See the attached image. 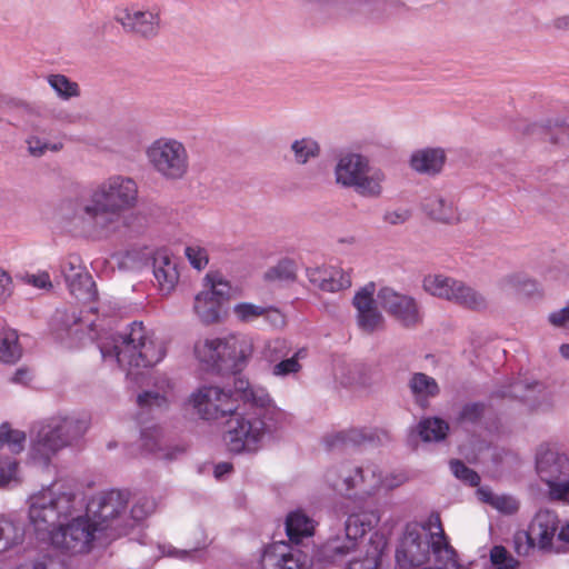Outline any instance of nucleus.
<instances>
[{
  "mask_svg": "<svg viewBox=\"0 0 569 569\" xmlns=\"http://www.w3.org/2000/svg\"><path fill=\"white\" fill-rule=\"evenodd\" d=\"M152 170L167 181L183 180L190 171V157L184 143L172 137H160L146 149Z\"/></svg>",
  "mask_w": 569,
  "mask_h": 569,
  "instance_id": "obj_11",
  "label": "nucleus"
},
{
  "mask_svg": "<svg viewBox=\"0 0 569 569\" xmlns=\"http://www.w3.org/2000/svg\"><path fill=\"white\" fill-rule=\"evenodd\" d=\"M327 271L329 274L327 277L326 284L323 286V291L337 292L351 286L350 274L345 272L342 269L327 267Z\"/></svg>",
  "mask_w": 569,
  "mask_h": 569,
  "instance_id": "obj_47",
  "label": "nucleus"
},
{
  "mask_svg": "<svg viewBox=\"0 0 569 569\" xmlns=\"http://www.w3.org/2000/svg\"><path fill=\"white\" fill-rule=\"evenodd\" d=\"M239 396L219 386L203 385L188 398V403L203 420H218L230 416L237 409Z\"/></svg>",
  "mask_w": 569,
  "mask_h": 569,
  "instance_id": "obj_14",
  "label": "nucleus"
},
{
  "mask_svg": "<svg viewBox=\"0 0 569 569\" xmlns=\"http://www.w3.org/2000/svg\"><path fill=\"white\" fill-rule=\"evenodd\" d=\"M446 152L442 148H421L415 150L410 156V167L413 171L435 176L438 174L445 164Z\"/></svg>",
  "mask_w": 569,
  "mask_h": 569,
  "instance_id": "obj_27",
  "label": "nucleus"
},
{
  "mask_svg": "<svg viewBox=\"0 0 569 569\" xmlns=\"http://www.w3.org/2000/svg\"><path fill=\"white\" fill-rule=\"evenodd\" d=\"M70 293L78 300L91 302L97 297L96 284L78 254H70L60 264Z\"/></svg>",
  "mask_w": 569,
  "mask_h": 569,
  "instance_id": "obj_18",
  "label": "nucleus"
},
{
  "mask_svg": "<svg viewBox=\"0 0 569 569\" xmlns=\"http://www.w3.org/2000/svg\"><path fill=\"white\" fill-rule=\"evenodd\" d=\"M536 470L548 488L565 477H569V457L555 447L542 445L536 455Z\"/></svg>",
  "mask_w": 569,
  "mask_h": 569,
  "instance_id": "obj_21",
  "label": "nucleus"
},
{
  "mask_svg": "<svg viewBox=\"0 0 569 569\" xmlns=\"http://www.w3.org/2000/svg\"><path fill=\"white\" fill-rule=\"evenodd\" d=\"M550 325L556 328H566L569 325V301L559 310H556L548 316Z\"/></svg>",
  "mask_w": 569,
  "mask_h": 569,
  "instance_id": "obj_63",
  "label": "nucleus"
},
{
  "mask_svg": "<svg viewBox=\"0 0 569 569\" xmlns=\"http://www.w3.org/2000/svg\"><path fill=\"white\" fill-rule=\"evenodd\" d=\"M297 266L291 259H282L274 267L270 268L264 278L271 281H291L296 278Z\"/></svg>",
  "mask_w": 569,
  "mask_h": 569,
  "instance_id": "obj_45",
  "label": "nucleus"
},
{
  "mask_svg": "<svg viewBox=\"0 0 569 569\" xmlns=\"http://www.w3.org/2000/svg\"><path fill=\"white\" fill-rule=\"evenodd\" d=\"M28 519L38 539L48 542L57 530L82 506L73 488L60 480L28 497Z\"/></svg>",
  "mask_w": 569,
  "mask_h": 569,
  "instance_id": "obj_6",
  "label": "nucleus"
},
{
  "mask_svg": "<svg viewBox=\"0 0 569 569\" xmlns=\"http://www.w3.org/2000/svg\"><path fill=\"white\" fill-rule=\"evenodd\" d=\"M22 356V347L19 342L17 330L3 327L0 329V361L16 363Z\"/></svg>",
  "mask_w": 569,
  "mask_h": 569,
  "instance_id": "obj_35",
  "label": "nucleus"
},
{
  "mask_svg": "<svg viewBox=\"0 0 569 569\" xmlns=\"http://www.w3.org/2000/svg\"><path fill=\"white\" fill-rule=\"evenodd\" d=\"M153 276L159 291L163 296L171 293L179 280L177 263L169 256L158 253L153 260Z\"/></svg>",
  "mask_w": 569,
  "mask_h": 569,
  "instance_id": "obj_29",
  "label": "nucleus"
},
{
  "mask_svg": "<svg viewBox=\"0 0 569 569\" xmlns=\"http://www.w3.org/2000/svg\"><path fill=\"white\" fill-rule=\"evenodd\" d=\"M193 353L206 370L226 372L222 336L198 340L194 343Z\"/></svg>",
  "mask_w": 569,
  "mask_h": 569,
  "instance_id": "obj_24",
  "label": "nucleus"
},
{
  "mask_svg": "<svg viewBox=\"0 0 569 569\" xmlns=\"http://www.w3.org/2000/svg\"><path fill=\"white\" fill-rule=\"evenodd\" d=\"M417 430L421 439L426 442L440 441L447 436L449 426L440 418H427L420 421Z\"/></svg>",
  "mask_w": 569,
  "mask_h": 569,
  "instance_id": "obj_43",
  "label": "nucleus"
},
{
  "mask_svg": "<svg viewBox=\"0 0 569 569\" xmlns=\"http://www.w3.org/2000/svg\"><path fill=\"white\" fill-rule=\"evenodd\" d=\"M450 469L456 478L470 486H478L480 482L479 475L459 460H452Z\"/></svg>",
  "mask_w": 569,
  "mask_h": 569,
  "instance_id": "obj_55",
  "label": "nucleus"
},
{
  "mask_svg": "<svg viewBox=\"0 0 569 569\" xmlns=\"http://www.w3.org/2000/svg\"><path fill=\"white\" fill-rule=\"evenodd\" d=\"M407 480L408 476L403 471H391L385 475L381 472V490H393L403 485Z\"/></svg>",
  "mask_w": 569,
  "mask_h": 569,
  "instance_id": "obj_57",
  "label": "nucleus"
},
{
  "mask_svg": "<svg viewBox=\"0 0 569 569\" xmlns=\"http://www.w3.org/2000/svg\"><path fill=\"white\" fill-rule=\"evenodd\" d=\"M548 492L550 499L569 505V477H565L550 486Z\"/></svg>",
  "mask_w": 569,
  "mask_h": 569,
  "instance_id": "obj_56",
  "label": "nucleus"
},
{
  "mask_svg": "<svg viewBox=\"0 0 569 569\" xmlns=\"http://www.w3.org/2000/svg\"><path fill=\"white\" fill-rule=\"evenodd\" d=\"M450 301L471 310H483L487 308V299L483 295L459 280Z\"/></svg>",
  "mask_w": 569,
  "mask_h": 569,
  "instance_id": "obj_36",
  "label": "nucleus"
},
{
  "mask_svg": "<svg viewBox=\"0 0 569 569\" xmlns=\"http://www.w3.org/2000/svg\"><path fill=\"white\" fill-rule=\"evenodd\" d=\"M458 280L443 274H428L423 278V289L433 297L451 300Z\"/></svg>",
  "mask_w": 569,
  "mask_h": 569,
  "instance_id": "obj_37",
  "label": "nucleus"
},
{
  "mask_svg": "<svg viewBox=\"0 0 569 569\" xmlns=\"http://www.w3.org/2000/svg\"><path fill=\"white\" fill-rule=\"evenodd\" d=\"M478 496L480 500L491 505L495 509L505 515L516 513L519 509V501L509 495H496L489 489L480 488Z\"/></svg>",
  "mask_w": 569,
  "mask_h": 569,
  "instance_id": "obj_40",
  "label": "nucleus"
},
{
  "mask_svg": "<svg viewBox=\"0 0 569 569\" xmlns=\"http://www.w3.org/2000/svg\"><path fill=\"white\" fill-rule=\"evenodd\" d=\"M490 560L496 569H516L519 561L502 546H495L490 550Z\"/></svg>",
  "mask_w": 569,
  "mask_h": 569,
  "instance_id": "obj_49",
  "label": "nucleus"
},
{
  "mask_svg": "<svg viewBox=\"0 0 569 569\" xmlns=\"http://www.w3.org/2000/svg\"><path fill=\"white\" fill-rule=\"evenodd\" d=\"M317 522L303 510H293L286 518V532L289 540L299 543L303 538L312 537Z\"/></svg>",
  "mask_w": 569,
  "mask_h": 569,
  "instance_id": "obj_32",
  "label": "nucleus"
},
{
  "mask_svg": "<svg viewBox=\"0 0 569 569\" xmlns=\"http://www.w3.org/2000/svg\"><path fill=\"white\" fill-rule=\"evenodd\" d=\"M13 280L8 271L0 267V300L7 301L13 293Z\"/></svg>",
  "mask_w": 569,
  "mask_h": 569,
  "instance_id": "obj_61",
  "label": "nucleus"
},
{
  "mask_svg": "<svg viewBox=\"0 0 569 569\" xmlns=\"http://www.w3.org/2000/svg\"><path fill=\"white\" fill-rule=\"evenodd\" d=\"M47 82L61 100H70L80 96V87L77 82L70 80L61 73H53L47 77Z\"/></svg>",
  "mask_w": 569,
  "mask_h": 569,
  "instance_id": "obj_42",
  "label": "nucleus"
},
{
  "mask_svg": "<svg viewBox=\"0 0 569 569\" xmlns=\"http://www.w3.org/2000/svg\"><path fill=\"white\" fill-rule=\"evenodd\" d=\"M26 143L28 146L29 153L33 157H41L48 150L59 151L62 148V143L60 142L50 143L36 136L29 137L26 140Z\"/></svg>",
  "mask_w": 569,
  "mask_h": 569,
  "instance_id": "obj_53",
  "label": "nucleus"
},
{
  "mask_svg": "<svg viewBox=\"0 0 569 569\" xmlns=\"http://www.w3.org/2000/svg\"><path fill=\"white\" fill-rule=\"evenodd\" d=\"M89 311L97 313L94 320H87L89 333L97 341L103 361L117 365L127 375L142 368L153 367L167 356V342L149 331L142 322H132L124 331L116 333L111 330V320L108 328L103 326L106 318L116 311L114 308L89 307Z\"/></svg>",
  "mask_w": 569,
  "mask_h": 569,
  "instance_id": "obj_2",
  "label": "nucleus"
},
{
  "mask_svg": "<svg viewBox=\"0 0 569 569\" xmlns=\"http://www.w3.org/2000/svg\"><path fill=\"white\" fill-rule=\"evenodd\" d=\"M261 569H310L311 561L296 545L276 541L267 546L260 557Z\"/></svg>",
  "mask_w": 569,
  "mask_h": 569,
  "instance_id": "obj_17",
  "label": "nucleus"
},
{
  "mask_svg": "<svg viewBox=\"0 0 569 569\" xmlns=\"http://www.w3.org/2000/svg\"><path fill=\"white\" fill-rule=\"evenodd\" d=\"M429 523L436 525L438 530L432 532L425 526H407L396 550L397 565L410 569L427 563L433 557V569H468L458 563L457 552L450 546L439 517L430 519Z\"/></svg>",
  "mask_w": 569,
  "mask_h": 569,
  "instance_id": "obj_5",
  "label": "nucleus"
},
{
  "mask_svg": "<svg viewBox=\"0 0 569 569\" xmlns=\"http://www.w3.org/2000/svg\"><path fill=\"white\" fill-rule=\"evenodd\" d=\"M290 353L289 343L286 339L277 338L266 342L262 357L268 362H276L288 357Z\"/></svg>",
  "mask_w": 569,
  "mask_h": 569,
  "instance_id": "obj_48",
  "label": "nucleus"
},
{
  "mask_svg": "<svg viewBox=\"0 0 569 569\" xmlns=\"http://www.w3.org/2000/svg\"><path fill=\"white\" fill-rule=\"evenodd\" d=\"M327 267H316L307 269V277L309 281L317 288L323 291V286L326 284L328 277Z\"/></svg>",
  "mask_w": 569,
  "mask_h": 569,
  "instance_id": "obj_62",
  "label": "nucleus"
},
{
  "mask_svg": "<svg viewBox=\"0 0 569 569\" xmlns=\"http://www.w3.org/2000/svg\"><path fill=\"white\" fill-rule=\"evenodd\" d=\"M203 546L204 543L202 546L198 545L193 548L179 549L169 543H164L159 546V550L161 555L166 557L176 558L179 560H190L196 558Z\"/></svg>",
  "mask_w": 569,
  "mask_h": 569,
  "instance_id": "obj_54",
  "label": "nucleus"
},
{
  "mask_svg": "<svg viewBox=\"0 0 569 569\" xmlns=\"http://www.w3.org/2000/svg\"><path fill=\"white\" fill-rule=\"evenodd\" d=\"M184 254L190 264L197 270L204 269L209 262L206 248L197 243L187 246L184 249Z\"/></svg>",
  "mask_w": 569,
  "mask_h": 569,
  "instance_id": "obj_51",
  "label": "nucleus"
},
{
  "mask_svg": "<svg viewBox=\"0 0 569 569\" xmlns=\"http://www.w3.org/2000/svg\"><path fill=\"white\" fill-rule=\"evenodd\" d=\"M23 281L38 289H51L52 282L47 271H41L33 274H26Z\"/></svg>",
  "mask_w": 569,
  "mask_h": 569,
  "instance_id": "obj_60",
  "label": "nucleus"
},
{
  "mask_svg": "<svg viewBox=\"0 0 569 569\" xmlns=\"http://www.w3.org/2000/svg\"><path fill=\"white\" fill-rule=\"evenodd\" d=\"M26 441L24 431L13 428L8 421L0 425V450L7 448L12 455H19L24 450Z\"/></svg>",
  "mask_w": 569,
  "mask_h": 569,
  "instance_id": "obj_38",
  "label": "nucleus"
},
{
  "mask_svg": "<svg viewBox=\"0 0 569 569\" xmlns=\"http://www.w3.org/2000/svg\"><path fill=\"white\" fill-rule=\"evenodd\" d=\"M203 290L226 303L232 297L231 283L217 271L208 272L203 279Z\"/></svg>",
  "mask_w": 569,
  "mask_h": 569,
  "instance_id": "obj_39",
  "label": "nucleus"
},
{
  "mask_svg": "<svg viewBox=\"0 0 569 569\" xmlns=\"http://www.w3.org/2000/svg\"><path fill=\"white\" fill-rule=\"evenodd\" d=\"M234 391L244 408L230 415L223 440L231 452L254 453L273 433L277 410L264 388L251 386L243 378L234 380Z\"/></svg>",
  "mask_w": 569,
  "mask_h": 569,
  "instance_id": "obj_4",
  "label": "nucleus"
},
{
  "mask_svg": "<svg viewBox=\"0 0 569 569\" xmlns=\"http://www.w3.org/2000/svg\"><path fill=\"white\" fill-rule=\"evenodd\" d=\"M380 521L377 509L358 508L342 521L335 518L329 528V537L318 551L319 560L335 563L349 556L348 569H378L387 546L385 537L378 532L370 536L366 550L361 549L365 537Z\"/></svg>",
  "mask_w": 569,
  "mask_h": 569,
  "instance_id": "obj_3",
  "label": "nucleus"
},
{
  "mask_svg": "<svg viewBox=\"0 0 569 569\" xmlns=\"http://www.w3.org/2000/svg\"><path fill=\"white\" fill-rule=\"evenodd\" d=\"M411 217V211L408 208L399 207L387 210L383 213V221L386 223L397 226L407 222Z\"/></svg>",
  "mask_w": 569,
  "mask_h": 569,
  "instance_id": "obj_58",
  "label": "nucleus"
},
{
  "mask_svg": "<svg viewBox=\"0 0 569 569\" xmlns=\"http://www.w3.org/2000/svg\"><path fill=\"white\" fill-rule=\"evenodd\" d=\"M378 300L381 307L405 327H415L422 320L420 308L410 296L386 287L379 290Z\"/></svg>",
  "mask_w": 569,
  "mask_h": 569,
  "instance_id": "obj_20",
  "label": "nucleus"
},
{
  "mask_svg": "<svg viewBox=\"0 0 569 569\" xmlns=\"http://www.w3.org/2000/svg\"><path fill=\"white\" fill-rule=\"evenodd\" d=\"M232 313L237 321L251 323L259 318L270 321L283 322L282 316L271 306L254 305L252 302H239L232 307Z\"/></svg>",
  "mask_w": 569,
  "mask_h": 569,
  "instance_id": "obj_33",
  "label": "nucleus"
},
{
  "mask_svg": "<svg viewBox=\"0 0 569 569\" xmlns=\"http://www.w3.org/2000/svg\"><path fill=\"white\" fill-rule=\"evenodd\" d=\"M161 14V8L157 4L131 3L118 7L113 17L124 31L143 38H153L160 30Z\"/></svg>",
  "mask_w": 569,
  "mask_h": 569,
  "instance_id": "obj_15",
  "label": "nucleus"
},
{
  "mask_svg": "<svg viewBox=\"0 0 569 569\" xmlns=\"http://www.w3.org/2000/svg\"><path fill=\"white\" fill-rule=\"evenodd\" d=\"M559 517L549 509L539 510L532 518L528 530L517 531L513 536V547L518 556H529L537 548L542 552H562L563 547L557 545Z\"/></svg>",
  "mask_w": 569,
  "mask_h": 569,
  "instance_id": "obj_12",
  "label": "nucleus"
},
{
  "mask_svg": "<svg viewBox=\"0 0 569 569\" xmlns=\"http://www.w3.org/2000/svg\"><path fill=\"white\" fill-rule=\"evenodd\" d=\"M307 357V350L300 348L291 357H286L278 361L271 369L272 376L277 378H287L297 375L302 369L300 360Z\"/></svg>",
  "mask_w": 569,
  "mask_h": 569,
  "instance_id": "obj_44",
  "label": "nucleus"
},
{
  "mask_svg": "<svg viewBox=\"0 0 569 569\" xmlns=\"http://www.w3.org/2000/svg\"><path fill=\"white\" fill-rule=\"evenodd\" d=\"M173 399L174 382L166 375L156 377L152 388L137 397L138 419L142 421L143 416L164 412Z\"/></svg>",
  "mask_w": 569,
  "mask_h": 569,
  "instance_id": "obj_19",
  "label": "nucleus"
},
{
  "mask_svg": "<svg viewBox=\"0 0 569 569\" xmlns=\"http://www.w3.org/2000/svg\"><path fill=\"white\" fill-rule=\"evenodd\" d=\"M336 183L353 189L363 198H379L383 192L386 173L370 166L366 156L348 152L339 157L335 166Z\"/></svg>",
  "mask_w": 569,
  "mask_h": 569,
  "instance_id": "obj_8",
  "label": "nucleus"
},
{
  "mask_svg": "<svg viewBox=\"0 0 569 569\" xmlns=\"http://www.w3.org/2000/svg\"><path fill=\"white\" fill-rule=\"evenodd\" d=\"M18 461L14 458H6L0 460V488L7 487L11 482H17Z\"/></svg>",
  "mask_w": 569,
  "mask_h": 569,
  "instance_id": "obj_52",
  "label": "nucleus"
},
{
  "mask_svg": "<svg viewBox=\"0 0 569 569\" xmlns=\"http://www.w3.org/2000/svg\"><path fill=\"white\" fill-rule=\"evenodd\" d=\"M89 427L90 417L84 412L59 413L40 421L31 436L30 462L47 468L60 450L78 443Z\"/></svg>",
  "mask_w": 569,
  "mask_h": 569,
  "instance_id": "obj_7",
  "label": "nucleus"
},
{
  "mask_svg": "<svg viewBox=\"0 0 569 569\" xmlns=\"http://www.w3.org/2000/svg\"><path fill=\"white\" fill-rule=\"evenodd\" d=\"M375 284L369 283L358 291L353 298V306L357 309L359 327L367 332L379 329L383 318L377 310L373 300Z\"/></svg>",
  "mask_w": 569,
  "mask_h": 569,
  "instance_id": "obj_23",
  "label": "nucleus"
},
{
  "mask_svg": "<svg viewBox=\"0 0 569 569\" xmlns=\"http://www.w3.org/2000/svg\"><path fill=\"white\" fill-rule=\"evenodd\" d=\"M140 446L147 453H153L160 459L172 460L184 451L183 447L166 446L161 428L156 425L142 426L140 430Z\"/></svg>",
  "mask_w": 569,
  "mask_h": 569,
  "instance_id": "obj_25",
  "label": "nucleus"
},
{
  "mask_svg": "<svg viewBox=\"0 0 569 569\" xmlns=\"http://www.w3.org/2000/svg\"><path fill=\"white\" fill-rule=\"evenodd\" d=\"M499 398L521 400L531 411L547 412L555 406L553 392L540 382L513 381L495 392Z\"/></svg>",
  "mask_w": 569,
  "mask_h": 569,
  "instance_id": "obj_16",
  "label": "nucleus"
},
{
  "mask_svg": "<svg viewBox=\"0 0 569 569\" xmlns=\"http://www.w3.org/2000/svg\"><path fill=\"white\" fill-rule=\"evenodd\" d=\"M226 372H239L249 363L253 349V338L243 332H229L222 336Z\"/></svg>",
  "mask_w": 569,
  "mask_h": 569,
  "instance_id": "obj_22",
  "label": "nucleus"
},
{
  "mask_svg": "<svg viewBox=\"0 0 569 569\" xmlns=\"http://www.w3.org/2000/svg\"><path fill=\"white\" fill-rule=\"evenodd\" d=\"M498 287L507 293H516L525 297L541 296L540 284L522 272H512L503 276L498 281Z\"/></svg>",
  "mask_w": 569,
  "mask_h": 569,
  "instance_id": "obj_31",
  "label": "nucleus"
},
{
  "mask_svg": "<svg viewBox=\"0 0 569 569\" xmlns=\"http://www.w3.org/2000/svg\"><path fill=\"white\" fill-rule=\"evenodd\" d=\"M97 540L107 541L104 533L84 513L70 517L48 542L57 549L77 555L90 551Z\"/></svg>",
  "mask_w": 569,
  "mask_h": 569,
  "instance_id": "obj_13",
  "label": "nucleus"
},
{
  "mask_svg": "<svg viewBox=\"0 0 569 569\" xmlns=\"http://www.w3.org/2000/svg\"><path fill=\"white\" fill-rule=\"evenodd\" d=\"M24 531L20 523L10 516H0V553L23 541Z\"/></svg>",
  "mask_w": 569,
  "mask_h": 569,
  "instance_id": "obj_34",
  "label": "nucleus"
},
{
  "mask_svg": "<svg viewBox=\"0 0 569 569\" xmlns=\"http://www.w3.org/2000/svg\"><path fill=\"white\" fill-rule=\"evenodd\" d=\"M156 509V501L152 498L140 497L131 507L129 523L132 521H141L151 515Z\"/></svg>",
  "mask_w": 569,
  "mask_h": 569,
  "instance_id": "obj_50",
  "label": "nucleus"
},
{
  "mask_svg": "<svg viewBox=\"0 0 569 569\" xmlns=\"http://www.w3.org/2000/svg\"><path fill=\"white\" fill-rule=\"evenodd\" d=\"M408 387L415 402L421 408H427L430 400L440 393L437 380L423 372L412 373Z\"/></svg>",
  "mask_w": 569,
  "mask_h": 569,
  "instance_id": "obj_30",
  "label": "nucleus"
},
{
  "mask_svg": "<svg viewBox=\"0 0 569 569\" xmlns=\"http://www.w3.org/2000/svg\"><path fill=\"white\" fill-rule=\"evenodd\" d=\"M129 492L109 490L93 496L87 503L86 515L104 533L106 540H112L127 532L129 523L127 506Z\"/></svg>",
  "mask_w": 569,
  "mask_h": 569,
  "instance_id": "obj_9",
  "label": "nucleus"
},
{
  "mask_svg": "<svg viewBox=\"0 0 569 569\" xmlns=\"http://www.w3.org/2000/svg\"><path fill=\"white\" fill-rule=\"evenodd\" d=\"M139 202V184L128 174L112 173L92 183L60 207L64 228L80 237L108 239L119 232L122 217Z\"/></svg>",
  "mask_w": 569,
  "mask_h": 569,
  "instance_id": "obj_1",
  "label": "nucleus"
},
{
  "mask_svg": "<svg viewBox=\"0 0 569 569\" xmlns=\"http://www.w3.org/2000/svg\"><path fill=\"white\" fill-rule=\"evenodd\" d=\"M224 303L202 290L194 297L193 311L199 321L206 326L219 323L224 317Z\"/></svg>",
  "mask_w": 569,
  "mask_h": 569,
  "instance_id": "obj_28",
  "label": "nucleus"
},
{
  "mask_svg": "<svg viewBox=\"0 0 569 569\" xmlns=\"http://www.w3.org/2000/svg\"><path fill=\"white\" fill-rule=\"evenodd\" d=\"M422 210L433 220L455 223L460 220V213L455 201L440 193L433 192L422 199Z\"/></svg>",
  "mask_w": 569,
  "mask_h": 569,
  "instance_id": "obj_26",
  "label": "nucleus"
},
{
  "mask_svg": "<svg viewBox=\"0 0 569 569\" xmlns=\"http://www.w3.org/2000/svg\"><path fill=\"white\" fill-rule=\"evenodd\" d=\"M326 482L350 499H365L381 491V469L376 463L332 467L325 475Z\"/></svg>",
  "mask_w": 569,
  "mask_h": 569,
  "instance_id": "obj_10",
  "label": "nucleus"
},
{
  "mask_svg": "<svg viewBox=\"0 0 569 569\" xmlns=\"http://www.w3.org/2000/svg\"><path fill=\"white\" fill-rule=\"evenodd\" d=\"M562 543H569V521L562 526L559 525L557 531V545L562 546Z\"/></svg>",
  "mask_w": 569,
  "mask_h": 569,
  "instance_id": "obj_64",
  "label": "nucleus"
},
{
  "mask_svg": "<svg viewBox=\"0 0 569 569\" xmlns=\"http://www.w3.org/2000/svg\"><path fill=\"white\" fill-rule=\"evenodd\" d=\"M82 318L79 317L74 308L70 309H57L53 319L52 327L57 332L69 331L73 326L80 325Z\"/></svg>",
  "mask_w": 569,
  "mask_h": 569,
  "instance_id": "obj_46",
  "label": "nucleus"
},
{
  "mask_svg": "<svg viewBox=\"0 0 569 569\" xmlns=\"http://www.w3.org/2000/svg\"><path fill=\"white\" fill-rule=\"evenodd\" d=\"M290 150L298 164H306L320 154L318 141L311 137H303L291 142Z\"/></svg>",
  "mask_w": 569,
  "mask_h": 569,
  "instance_id": "obj_41",
  "label": "nucleus"
},
{
  "mask_svg": "<svg viewBox=\"0 0 569 569\" xmlns=\"http://www.w3.org/2000/svg\"><path fill=\"white\" fill-rule=\"evenodd\" d=\"M483 410L482 403H467L460 411L459 420L462 422H476L481 418Z\"/></svg>",
  "mask_w": 569,
  "mask_h": 569,
  "instance_id": "obj_59",
  "label": "nucleus"
}]
</instances>
